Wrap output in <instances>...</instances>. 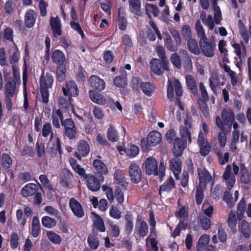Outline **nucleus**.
<instances>
[{"label":"nucleus","mask_w":251,"mask_h":251,"mask_svg":"<svg viewBox=\"0 0 251 251\" xmlns=\"http://www.w3.org/2000/svg\"><path fill=\"white\" fill-rule=\"evenodd\" d=\"M144 168L148 175H160L162 177L165 174L166 164L163 161H161L158 169V162L156 159L152 157H149L145 161Z\"/></svg>","instance_id":"nucleus-1"},{"label":"nucleus","mask_w":251,"mask_h":251,"mask_svg":"<svg viewBox=\"0 0 251 251\" xmlns=\"http://www.w3.org/2000/svg\"><path fill=\"white\" fill-rule=\"evenodd\" d=\"M151 71L156 75H161L164 70L169 69L168 62L165 60L153 58L150 61Z\"/></svg>","instance_id":"nucleus-2"},{"label":"nucleus","mask_w":251,"mask_h":251,"mask_svg":"<svg viewBox=\"0 0 251 251\" xmlns=\"http://www.w3.org/2000/svg\"><path fill=\"white\" fill-rule=\"evenodd\" d=\"M200 46L202 53L207 57H212L214 55L216 44L214 41H208L204 40L199 41Z\"/></svg>","instance_id":"nucleus-3"},{"label":"nucleus","mask_w":251,"mask_h":251,"mask_svg":"<svg viewBox=\"0 0 251 251\" xmlns=\"http://www.w3.org/2000/svg\"><path fill=\"white\" fill-rule=\"evenodd\" d=\"M128 173L131 181L138 183L142 179L141 169L137 164L131 163L128 167Z\"/></svg>","instance_id":"nucleus-4"},{"label":"nucleus","mask_w":251,"mask_h":251,"mask_svg":"<svg viewBox=\"0 0 251 251\" xmlns=\"http://www.w3.org/2000/svg\"><path fill=\"white\" fill-rule=\"evenodd\" d=\"M222 119L226 127V130L230 131L231 129L232 123L234 121V114L232 110L229 108H225L222 112Z\"/></svg>","instance_id":"nucleus-5"},{"label":"nucleus","mask_w":251,"mask_h":251,"mask_svg":"<svg viewBox=\"0 0 251 251\" xmlns=\"http://www.w3.org/2000/svg\"><path fill=\"white\" fill-rule=\"evenodd\" d=\"M197 143L200 147V153L203 155H207L210 151V147L206 139L205 134L200 131L198 136Z\"/></svg>","instance_id":"nucleus-6"},{"label":"nucleus","mask_w":251,"mask_h":251,"mask_svg":"<svg viewBox=\"0 0 251 251\" xmlns=\"http://www.w3.org/2000/svg\"><path fill=\"white\" fill-rule=\"evenodd\" d=\"M224 181L228 190H231L235 183V177L231 173V166L228 165L223 174Z\"/></svg>","instance_id":"nucleus-7"},{"label":"nucleus","mask_w":251,"mask_h":251,"mask_svg":"<svg viewBox=\"0 0 251 251\" xmlns=\"http://www.w3.org/2000/svg\"><path fill=\"white\" fill-rule=\"evenodd\" d=\"M187 147V142L178 137L176 138L173 143V153L176 156L182 155L184 150Z\"/></svg>","instance_id":"nucleus-8"},{"label":"nucleus","mask_w":251,"mask_h":251,"mask_svg":"<svg viewBox=\"0 0 251 251\" xmlns=\"http://www.w3.org/2000/svg\"><path fill=\"white\" fill-rule=\"evenodd\" d=\"M63 92L64 95L69 97L70 101L71 97H76L78 95L77 86L75 82L72 81H70L66 83L65 86L63 88Z\"/></svg>","instance_id":"nucleus-9"},{"label":"nucleus","mask_w":251,"mask_h":251,"mask_svg":"<svg viewBox=\"0 0 251 251\" xmlns=\"http://www.w3.org/2000/svg\"><path fill=\"white\" fill-rule=\"evenodd\" d=\"M70 207L74 214L78 218L84 216V212L80 203L75 199L71 198L69 201Z\"/></svg>","instance_id":"nucleus-10"},{"label":"nucleus","mask_w":251,"mask_h":251,"mask_svg":"<svg viewBox=\"0 0 251 251\" xmlns=\"http://www.w3.org/2000/svg\"><path fill=\"white\" fill-rule=\"evenodd\" d=\"M185 126H181L179 128V135L181 137V139L185 140L187 142V140L189 143L192 141L191 139V134L190 131L188 128L186 126H188L189 127H191V125L189 123V121L187 120H184V121Z\"/></svg>","instance_id":"nucleus-11"},{"label":"nucleus","mask_w":251,"mask_h":251,"mask_svg":"<svg viewBox=\"0 0 251 251\" xmlns=\"http://www.w3.org/2000/svg\"><path fill=\"white\" fill-rule=\"evenodd\" d=\"M53 83V78L50 74L46 73L45 75L43 74L40 79V88L42 90L50 88Z\"/></svg>","instance_id":"nucleus-12"},{"label":"nucleus","mask_w":251,"mask_h":251,"mask_svg":"<svg viewBox=\"0 0 251 251\" xmlns=\"http://www.w3.org/2000/svg\"><path fill=\"white\" fill-rule=\"evenodd\" d=\"M170 168L173 172L176 179L179 178V175L181 171V162L179 158H174L169 161Z\"/></svg>","instance_id":"nucleus-13"},{"label":"nucleus","mask_w":251,"mask_h":251,"mask_svg":"<svg viewBox=\"0 0 251 251\" xmlns=\"http://www.w3.org/2000/svg\"><path fill=\"white\" fill-rule=\"evenodd\" d=\"M89 83L93 88L101 91L105 88V83L104 80L95 75H92L89 78Z\"/></svg>","instance_id":"nucleus-14"},{"label":"nucleus","mask_w":251,"mask_h":251,"mask_svg":"<svg viewBox=\"0 0 251 251\" xmlns=\"http://www.w3.org/2000/svg\"><path fill=\"white\" fill-rule=\"evenodd\" d=\"M87 186L89 190L95 192L98 191L100 187V181L94 176L87 175L86 177Z\"/></svg>","instance_id":"nucleus-15"},{"label":"nucleus","mask_w":251,"mask_h":251,"mask_svg":"<svg viewBox=\"0 0 251 251\" xmlns=\"http://www.w3.org/2000/svg\"><path fill=\"white\" fill-rule=\"evenodd\" d=\"M198 175L199 178V185L202 184L206 187V183L209 182L211 179L212 176L204 168L198 169Z\"/></svg>","instance_id":"nucleus-16"},{"label":"nucleus","mask_w":251,"mask_h":251,"mask_svg":"<svg viewBox=\"0 0 251 251\" xmlns=\"http://www.w3.org/2000/svg\"><path fill=\"white\" fill-rule=\"evenodd\" d=\"M161 140V134L157 131L150 132L147 138V142L150 146H155L158 144Z\"/></svg>","instance_id":"nucleus-17"},{"label":"nucleus","mask_w":251,"mask_h":251,"mask_svg":"<svg viewBox=\"0 0 251 251\" xmlns=\"http://www.w3.org/2000/svg\"><path fill=\"white\" fill-rule=\"evenodd\" d=\"M78 152H75L76 157L81 159V156H86L88 154L90 151V147L87 142L84 140L80 141L77 147Z\"/></svg>","instance_id":"nucleus-18"},{"label":"nucleus","mask_w":251,"mask_h":251,"mask_svg":"<svg viewBox=\"0 0 251 251\" xmlns=\"http://www.w3.org/2000/svg\"><path fill=\"white\" fill-rule=\"evenodd\" d=\"M50 25L52 30H53V34L54 37H57L61 35V22L58 17H51L50 19Z\"/></svg>","instance_id":"nucleus-19"},{"label":"nucleus","mask_w":251,"mask_h":251,"mask_svg":"<svg viewBox=\"0 0 251 251\" xmlns=\"http://www.w3.org/2000/svg\"><path fill=\"white\" fill-rule=\"evenodd\" d=\"M135 231L140 236H145L148 232V226L147 223L138 218L135 225Z\"/></svg>","instance_id":"nucleus-20"},{"label":"nucleus","mask_w":251,"mask_h":251,"mask_svg":"<svg viewBox=\"0 0 251 251\" xmlns=\"http://www.w3.org/2000/svg\"><path fill=\"white\" fill-rule=\"evenodd\" d=\"M36 19V13L33 10H28L25 16V24L26 27H32Z\"/></svg>","instance_id":"nucleus-21"},{"label":"nucleus","mask_w":251,"mask_h":251,"mask_svg":"<svg viewBox=\"0 0 251 251\" xmlns=\"http://www.w3.org/2000/svg\"><path fill=\"white\" fill-rule=\"evenodd\" d=\"M92 218L93 222V227L100 232H104L105 227L102 218L94 212H92Z\"/></svg>","instance_id":"nucleus-22"},{"label":"nucleus","mask_w":251,"mask_h":251,"mask_svg":"<svg viewBox=\"0 0 251 251\" xmlns=\"http://www.w3.org/2000/svg\"><path fill=\"white\" fill-rule=\"evenodd\" d=\"M39 179L43 184V187L42 188L43 191L47 195L51 194L54 190L47 177L45 175H42L40 176Z\"/></svg>","instance_id":"nucleus-23"},{"label":"nucleus","mask_w":251,"mask_h":251,"mask_svg":"<svg viewBox=\"0 0 251 251\" xmlns=\"http://www.w3.org/2000/svg\"><path fill=\"white\" fill-rule=\"evenodd\" d=\"M89 97L91 100L99 104H104L106 102V100L100 93L96 92L94 90H90L89 92Z\"/></svg>","instance_id":"nucleus-24"},{"label":"nucleus","mask_w":251,"mask_h":251,"mask_svg":"<svg viewBox=\"0 0 251 251\" xmlns=\"http://www.w3.org/2000/svg\"><path fill=\"white\" fill-rule=\"evenodd\" d=\"M37 185L34 183H28L25 185L21 191V194L24 197L32 196L36 192Z\"/></svg>","instance_id":"nucleus-25"},{"label":"nucleus","mask_w":251,"mask_h":251,"mask_svg":"<svg viewBox=\"0 0 251 251\" xmlns=\"http://www.w3.org/2000/svg\"><path fill=\"white\" fill-rule=\"evenodd\" d=\"M23 80L24 84V108L25 111H27L28 108V102L27 98V94L26 91V84L27 83V74L26 72V69L25 68L23 75Z\"/></svg>","instance_id":"nucleus-26"},{"label":"nucleus","mask_w":251,"mask_h":251,"mask_svg":"<svg viewBox=\"0 0 251 251\" xmlns=\"http://www.w3.org/2000/svg\"><path fill=\"white\" fill-rule=\"evenodd\" d=\"M52 59L53 62L60 65H65V57L64 53L60 50H55L52 55Z\"/></svg>","instance_id":"nucleus-27"},{"label":"nucleus","mask_w":251,"mask_h":251,"mask_svg":"<svg viewBox=\"0 0 251 251\" xmlns=\"http://www.w3.org/2000/svg\"><path fill=\"white\" fill-rule=\"evenodd\" d=\"M93 165L95 169L102 175H106L108 173V169L106 165L100 159H95L93 162Z\"/></svg>","instance_id":"nucleus-28"},{"label":"nucleus","mask_w":251,"mask_h":251,"mask_svg":"<svg viewBox=\"0 0 251 251\" xmlns=\"http://www.w3.org/2000/svg\"><path fill=\"white\" fill-rule=\"evenodd\" d=\"M52 124L56 128H59L60 127V121H63V115L60 109L53 110L52 115Z\"/></svg>","instance_id":"nucleus-29"},{"label":"nucleus","mask_w":251,"mask_h":251,"mask_svg":"<svg viewBox=\"0 0 251 251\" xmlns=\"http://www.w3.org/2000/svg\"><path fill=\"white\" fill-rule=\"evenodd\" d=\"M15 80H9L6 84V93L9 97H13L17 92L16 84Z\"/></svg>","instance_id":"nucleus-30"},{"label":"nucleus","mask_w":251,"mask_h":251,"mask_svg":"<svg viewBox=\"0 0 251 251\" xmlns=\"http://www.w3.org/2000/svg\"><path fill=\"white\" fill-rule=\"evenodd\" d=\"M163 35L165 42V45L167 49L171 51H176L178 46H177L176 44L174 45L173 44L172 40L170 35L167 32H164L163 33Z\"/></svg>","instance_id":"nucleus-31"},{"label":"nucleus","mask_w":251,"mask_h":251,"mask_svg":"<svg viewBox=\"0 0 251 251\" xmlns=\"http://www.w3.org/2000/svg\"><path fill=\"white\" fill-rule=\"evenodd\" d=\"M212 7L214 11L215 21L217 25L220 23L222 20V13L219 6L217 5V0H211Z\"/></svg>","instance_id":"nucleus-32"},{"label":"nucleus","mask_w":251,"mask_h":251,"mask_svg":"<svg viewBox=\"0 0 251 251\" xmlns=\"http://www.w3.org/2000/svg\"><path fill=\"white\" fill-rule=\"evenodd\" d=\"M130 11L136 15H138L141 10L140 0H128Z\"/></svg>","instance_id":"nucleus-33"},{"label":"nucleus","mask_w":251,"mask_h":251,"mask_svg":"<svg viewBox=\"0 0 251 251\" xmlns=\"http://www.w3.org/2000/svg\"><path fill=\"white\" fill-rule=\"evenodd\" d=\"M40 232V225L38 217L33 218L32 222L31 234L34 237L38 236Z\"/></svg>","instance_id":"nucleus-34"},{"label":"nucleus","mask_w":251,"mask_h":251,"mask_svg":"<svg viewBox=\"0 0 251 251\" xmlns=\"http://www.w3.org/2000/svg\"><path fill=\"white\" fill-rule=\"evenodd\" d=\"M187 47L189 50L193 53L198 55L200 53V50L198 45L197 41L193 38H190L187 42Z\"/></svg>","instance_id":"nucleus-35"},{"label":"nucleus","mask_w":251,"mask_h":251,"mask_svg":"<svg viewBox=\"0 0 251 251\" xmlns=\"http://www.w3.org/2000/svg\"><path fill=\"white\" fill-rule=\"evenodd\" d=\"M195 29L197 35L200 39L199 41H201L204 40H207V38L205 33L204 29L200 20H198L197 21L195 26Z\"/></svg>","instance_id":"nucleus-36"},{"label":"nucleus","mask_w":251,"mask_h":251,"mask_svg":"<svg viewBox=\"0 0 251 251\" xmlns=\"http://www.w3.org/2000/svg\"><path fill=\"white\" fill-rule=\"evenodd\" d=\"M125 231L127 234H130L133 229V223L132 215L130 214L126 213L125 215Z\"/></svg>","instance_id":"nucleus-37"},{"label":"nucleus","mask_w":251,"mask_h":251,"mask_svg":"<svg viewBox=\"0 0 251 251\" xmlns=\"http://www.w3.org/2000/svg\"><path fill=\"white\" fill-rule=\"evenodd\" d=\"M209 236L207 234L202 235L199 238L197 246V251H203L205 246L208 244Z\"/></svg>","instance_id":"nucleus-38"},{"label":"nucleus","mask_w":251,"mask_h":251,"mask_svg":"<svg viewBox=\"0 0 251 251\" xmlns=\"http://www.w3.org/2000/svg\"><path fill=\"white\" fill-rule=\"evenodd\" d=\"M175 186V181L172 177H170L169 179L166 181L160 187L159 193L161 195L163 192H170Z\"/></svg>","instance_id":"nucleus-39"},{"label":"nucleus","mask_w":251,"mask_h":251,"mask_svg":"<svg viewBox=\"0 0 251 251\" xmlns=\"http://www.w3.org/2000/svg\"><path fill=\"white\" fill-rule=\"evenodd\" d=\"M186 82L189 89L194 94L197 93L196 82L191 75H188L186 76Z\"/></svg>","instance_id":"nucleus-40"},{"label":"nucleus","mask_w":251,"mask_h":251,"mask_svg":"<svg viewBox=\"0 0 251 251\" xmlns=\"http://www.w3.org/2000/svg\"><path fill=\"white\" fill-rule=\"evenodd\" d=\"M240 180L245 184L249 183L251 181L250 174L248 169L244 166H241Z\"/></svg>","instance_id":"nucleus-41"},{"label":"nucleus","mask_w":251,"mask_h":251,"mask_svg":"<svg viewBox=\"0 0 251 251\" xmlns=\"http://www.w3.org/2000/svg\"><path fill=\"white\" fill-rule=\"evenodd\" d=\"M0 37L5 40L13 41V31L9 27H6L4 30L0 32Z\"/></svg>","instance_id":"nucleus-42"},{"label":"nucleus","mask_w":251,"mask_h":251,"mask_svg":"<svg viewBox=\"0 0 251 251\" xmlns=\"http://www.w3.org/2000/svg\"><path fill=\"white\" fill-rule=\"evenodd\" d=\"M206 189L205 186L202 185H199L198 186L196 189V201L197 204L200 205L203 199V191Z\"/></svg>","instance_id":"nucleus-43"},{"label":"nucleus","mask_w":251,"mask_h":251,"mask_svg":"<svg viewBox=\"0 0 251 251\" xmlns=\"http://www.w3.org/2000/svg\"><path fill=\"white\" fill-rule=\"evenodd\" d=\"M47 236L49 240L53 244L58 245L62 242L61 237L52 231H47Z\"/></svg>","instance_id":"nucleus-44"},{"label":"nucleus","mask_w":251,"mask_h":251,"mask_svg":"<svg viewBox=\"0 0 251 251\" xmlns=\"http://www.w3.org/2000/svg\"><path fill=\"white\" fill-rule=\"evenodd\" d=\"M122 151H124L126 155L130 157H134L137 156L139 152V148L134 145H131L130 148L127 150H119V151L121 152ZM121 154H123L122 152H121Z\"/></svg>","instance_id":"nucleus-45"},{"label":"nucleus","mask_w":251,"mask_h":251,"mask_svg":"<svg viewBox=\"0 0 251 251\" xmlns=\"http://www.w3.org/2000/svg\"><path fill=\"white\" fill-rule=\"evenodd\" d=\"M146 10L147 14L150 17H151L152 16H157L159 13L157 7L152 4H147L146 5Z\"/></svg>","instance_id":"nucleus-46"},{"label":"nucleus","mask_w":251,"mask_h":251,"mask_svg":"<svg viewBox=\"0 0 251 251\" xmlns=\"http://www.w3.org/2000/svg\"><path fill=\"white\" fill-rule=\"evenodd\" d=\"M42 224L45 227L51 228L55 226L56 221L53 218L49 216H44L42 219Z\"/></svg>","instance_id":"nucleus-47"},{"label":"nucleus","mask_w":251,"mask_h":251,"mask_svg":"<svg viewBox=\"0 0 251 251\" xmlns=\"http://www.w3.org/2000/svg\"><path fill=\"white\" fill-rule=\"evenodd\" d=\"M239 228L242 233L243 236L248 238L250 234V228L249 223L245 220H243L239 226Z\"/></svg>","instance_id":"nucleus-48"},{"label":"nucleus","mask_w":251,"mask_h":251,"mask_svg":"<svg viewBox=\"0 0 251 251\" xmlns=\"http://www.w3.org/2000/svg\"><path fill=\"white\" fill-rule=\"evenodd\" d=\"M231 46L234 49V52L241 59V55L246 52V48L245 45L242 44L241 46L238 43H232Z\"/></svg>","instance_id":"nucleus-49"},{"label":"nucleus","mask_w":251,"mask_h":251,"mask_svg":"<svg viewBox=\"0 0 251 251\" xmlns=\"http://www.w3.org/2000/svg\"><path fill=\"white\" fill-rule=\"evenodd\" d=\"M118 133L114 126H110L107 131V138L111 142H116L118 140Z\"/></svg>","instance_id":"nucleus-50"},{"label":"nucleus","mask_w":251,"mask_h":251,"mask_svg":"<svg viewBox=\"0 0 251 251\" xmlns=\"http://www.w3.org/2000/svg\"><path fill=\"white\" fill-rule=\"evenodd\" d=\"M143 92L148 96H151L154 88L149 82H142L140 85Z\"/></svg>","instance_id":"nucleus-51"},{"label":"nucleus","mask_w":251,"mask_h":251,"mask_svg":"<svg viewBox=\"0 0 251 251\" xmlns=\"http://www.w3.org/2000/svg\"><path fill=\"white\" fill-rule=\"evenodd\" d=\"M88 243L90 248L92 250H96L99 246V240L96 235L91 234L88 237Z\"/></svg>","instance_id":"nucleus-52"},{"label":"nucleus","mask_w":251,"mask_h":251,"mask_svg":"<svg viewBox=\"0 0 251 251\" xmlns=\"http://www.w3.org/2000/svg\"><path fill=\"white\" fill-rule=\"evenodd\" d=\"M66 67L65 65L59 66L56 70V75L57 80L62 82L64 81L66 77Z\"/></svg>","instance_id":"nucleus-53"},{"label":"nucleus","mask_w":251,"mask_h":251,"mask_svg":"<svg viewBox=\"0 0 251 251\" xmlns=\"http://www.w3.org/2000/svg\"><path fill=\"white\" fill-rule=\"evenodd\" d=\"M42 133L43 136L44 137H46L50 134V140H51L53 137V133L52 131L51 126L50 123H46L43 125Z\"/></svg>","instance_id":"nucleus-54"},{"label":"nucleus","mask_w":251,"mask_h":251,"mask_svg":"<svg viewBox=\"0 0 251 251\" xmlns=\"http://www.w3.org/2000/svg\"><path fill=\"white\" fill-rule=\"evenodd\" d=\"M209 85L213 92L216 90V88L219 85V78L217 74H213L209 78Z\"/></svg>","instance_id":"nucleus-55"},{"label":"nucleus","mask_w":251,"mask_h":251,"mask_svg":"<svg viewBox=\"0 0 251 251\" xmlns=\"http://www.w3.org/2000/svg\"><path fill=\"white\" fill-rule=\"evenodd\" d=\"M215 18V17H214ZM203 23L206 25L209 30H212L214 28V23L217 24L214 20L211 15H209L206 18H201Z\"/></svg>","instance_id":"nucleus-56"},{"label":"nucleus","mask_w":251,"mask_h":251,"mask_svg":"<svg viewBox=\"0 0 251 251\" xmlns=\"http://www.w3.org/2000/svg\"><path fill=\"white\" fill-rule=\"evenodd\" d=\"M200 224L204 230H208L211 226L210 220L203 215L200 216Z\"/></svg>","instance_id":"nucleus-57"},{"label":"nucleus","mask_w":251,"mask_h":251,"mask_svg":"<svg viewBox=\"0 0 251 251\" xmlns=\"http://www.w3.org/2000/svg\"><path fill=\"white\" fill-rule=\"evenodd\" d=\"M222 191L219 185H215L211 189V195L214 199H219L221 196Z\"/></svg>","instance_id":"nucleus-58"},{"label":"nucleus","mask_w":251,"mask_h":251,"mask_svg":"<svg viewBox=\"0 0 251 251\" xmlns=\"http://www.w3.org/2000/svg\"><path fill=\"white\" fill-rule=\"evenodd\" d=\"M246 205V201L244 198L240 201L237 207V217L239 219L242 218L244 212V208Z\"/></svg>","instance_id":"nucleus-59"},{"label":"nucleus","mask_w":251,"mask_h":251,"mask_svg":"<svg viewBox=\"0 0 251 251\" xmlns=\"http://www.w3.org/2000/svg\"><path fill=\"white\" fill-rule=\"evenodd\" d=\"M1 163L3 167L9 168L12 164V159L9 155L4 153L1 157Z\"/></svg>","instance_id":"nucleus-60"},{"label":"nucleus","mask_w":251,"mask_h":251,"mask_svg":"<svg viewBox=\"0 0 251 251\" xmlns=\"http://www.w3.org/2000/svg\"><path fill=\"white\" fill-rule=\"evenodd\" d=\"M114 84L118 87H124L126 85V76L121 77L117 76L114 80Z\"/></svg>","instance_id":"nucleus-61"},{"label":"nucleus","mask_w":251,"mask_h":251,"mask_svg":"<svg viewBox=\"0 0 251 251\" xmlns=\"http://www.w3.org/2000/svg\"><path fill=\"white\" fill-rule=\"evenodd\" d=\"M110 216L116 219H119L121 217V212L117 207L112 206L109 209Z\"/></svg>","instance_id":"nucleus-62"},{"label":"nucleus","mask_w":251,"mask_h":251,"mask_svg":"<svg viewBox=\"0 0 251 251\" xmlns=\"http://www.w3.org/2000/svg\"><path fill=\"white\" fill-rule=\"evenodd\" d=\"M228 226L232 228H234L236 225V218L235 212L231 211H230L228 218Z\"/></svg>","instance_id":"nucleus-63"},{"label":"nucleus","mask_w":251,"mask_h":251,"mask_svg":"<svg viewBox=\"0 0 251 251\" xmlns=\"http://www.w3.org/2000/svg\"><path fill=\"white\" fill-rule=\"evenodd\" d=\"M172 63L177 69L181 67L180 57L177 53H173L170 58Z\"/></svg>","instance_id":"nucleus-64"}]
</instances>
